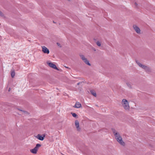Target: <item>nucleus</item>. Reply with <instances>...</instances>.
Returning <instances> with one entry per match:
<instances>
[{
    "mask_svg": "<svg viewBox=\"0 0 155 155\" xmlns=\"http://www.w3.org/2000/svg\"><path fill=\"white\" fill-rule=\"evenodd\" d=\"M112 130L117 141L121 145L124 146L125 143L122 140V137L119 133L114 129H112Z\"/></svg>",
    "mask_w": 155,
    "mask_h": 155,
    "instance_id": "nucleus-1",
    "label": "nucleus"
},
{
    "mask_svg": "<svg viewBox=\"0 0 155 155\" xmlns=\"http://www.w3.org/2000/svg\"><path fill=\"white\" fill-rule=\"evenodd\" d=\"M122 106L124 109L126 110H129L130 109V106L127 101L126 99H123L121 102Z\"/></svg>",
    "mask_w": 155,
    "mask_h": 155,
    "instance_id": "nucleus-2",
    "label": "nucleus"
},
{
    "mask_svg": "<svg viewBox=\"0 0 155 155\" xmlns=\"http://www.w3.org/2000/svg\"><path fill=\"white\" fill-rule=\"evenodd\" d=\"M136 62L138 65L140 67L144 69L146 71H150V68L147 66L143 65L137 61Z\"/></svg>",
    "mask_w": 155,
    "mask_h": 155,
    "instance_id": "nucleus-3",
    "label": "nucleus"
},
{
    "mask_svg": "<svg viewBox=\"0 0 155 155\" xmlns=\"http://www.w3.org/2000/svg\"><path fill=\"white\" fill-rule=\"evenodd\" d=\"M82 60L87 65L91 66V64L89 63V61L85 58L84 56L82 55H80Z\"/></svg>",
    "mask_w": 155,
    "mask_h": 155,
    "instance_id": "nucleus-4",
    "label": "nucleus"
},
{
    "mask_svg": "<svg viewBox=\"0 0 155 155\" xmlns=\"http://www.w3.org/2000/svg\"><path fill=\"white\" fill-rule=\"evenodd\" d=\"M42 51L45 54H49L50 51L49 49L44 46H41Z\"/></svg>",
    "mask_w": 155,
    "mask_h": 155,
    "instance_id": "nucleus-5",
    "label": "nucleus"
},
{
    "mask_svg": "<svg viewBox=\"0 0 155 155\" xmlns=\"http://www.w3.org/2000/svg\"><path fill=\"white\" fill-rule=\"evenodd\" d=\"M47 63L51 68L56 70H58V69L56 67V65L53 64L52 63L50 62L49 61H48L47 62Z\"/></svg>",
    "mask_w": 155,
    "mask_h": 155,
    "instance_id": "nucleus-6",
    "label": "nucleus"
},
{
    "mask_svg": "<svg viewBox=\"0 0 155 155\" xmlns=\"http://www.w3.org/2000/svg\"><path fill=\"white\" fill-rule=\"evenodd\" d=\"M133 28L136 32L138 34H140V30L139 27L136 25H133Z\"/></svg>",
    "mask_w": 155,
    "mask_h": 155,
    "instance_id": "nucleus-7",
    "label": "nucleus"
},
{
    "mask_svg": "<svg viewBox=\"0 0 155 155\" xmlns=\"http://www.w3.org/2000/svg\"><path fill=\"white\" fill-rule=\"evenodd\" d=\"M45 137V135L43 134L41 136V134H38L37 135L36 137L38 139L41 140H43Z\"/></svg>",
    "mask_w": 155,
    "mask_h": 155,
    "instance_id": "nucleus-8",
    "label": "nucleus"
},
{
    "mask_svg": "<svg viewBox=\"0 0 155 155\" xmlns=\"http://www.w3.org/2000/svg\"><path fill=\"white\" fill-rule=\"evenodd\" d=\"M75 124L77 130L78 131H80L81 130V128L79 127V124L78 120H75Z\"/></svg>",
    "mask_w": 155,
    "mask_h": 155,
    "instance_id": "nucleus-9",
    "label": "nucleus"
},
{
    "mask_svg": "<svg viewBox=\"0 0 155 155\" xmlns=\"http://www.w3.org/2000/svg\"><path fill=\"white\" fill-rule=\"evenodd\" d=\"M81 105L79 102H76L75 105H74V107L76 108H79L81 107Z\"/></svg>",
    "mask_w": 155,
    "mask_h": 155,
    "instance_id": "nucleus-10",
    "label": "nucleus"
},
{
    "mask_svg": "<svg viewBox=\"0 0 155 155\" xmlns=\"http://www.w3.org/2000/svg\"><path fill=\"white\" fill-rule=\"evenodd\" d=\"M31 153L34 154H36L37 153V150L34 148L33 149L30 150Z\"/></svg>",
    "mask_w": 155,
    "mask_h": 155,
    "instance_id": "nucleus-11",
    "label": "nucleus"
},
{
    "mask_svg": "<svg viewBox=\"0 0 155 155\" xmlns=\"http://www.w3.org/2000/svg\"><path fill=\"white\" fill-rule=\"evenodd\" d=\"M41 145L39 143H38L36 145V146L35 147V149L38 151L39 148L41 146Z\"/></svg>",
    "mask_w": 155,
    "mask_h": 155,
    "instance_id": "nucleus-12",
    "label": "nucleus"
},
{
    "mask_svg": "<svg viewBox=\"0 0 155 155\" xmlns=\"http://www.w3.org/2000/svg\"><path fill=\"white\" fill-rule=\"evenodd\" d=\"M18 109V110H19L21 112L22 114H28V113L27 111H24V110H20V109Z\"/></svg>",
    "mask_w": 155,
    "mask_h": 155,
    "instance_id": "nucleus-13",
    "label": "nucleus"
},
{
    "mask_svg": "<svg viewBox=\"0 0 155 155\" xmlns=\"http://www.w3.org/2000/svg\"><path fill=\"white\" fill-rule=\"evenodd\" d=\"M91 92L92 95H93V96H94L95 97H96V94L94 90H91Z\"/></svg>",
    "mask_w": 155,
    "mask_h": 155,
    "instance_id": "nucleus-14",
    "label": "nucleus"
},
{
    "mask_svg": "<svg viewBox=\"0 0 155 155\" xmlns=\"http://www.w3.org/2000/svg\"><path fill=\"white\" fill-rule=\"evenodd\" d=\"M15 75V73L14 71H12L11 72V75L12 78L14 77Z\"/></svg>",
    "mask_w": 155,
    "mask_h": 155,
    "instance_id": "nucleus-15",
    "label": "nucleus"
},
{
    "mask_svg": "<svg viewBox=\"0 0 155 155\" xmlns=\"http://www.w3.org/2000/svg\"><path fill=\"white\" fill-rule=\"evenodd\" d=\"M71 114H72V116L76 118H78V115L77 114L74 113H71Z\"/></svg>",
    "mask_w": 155,
    "mask_h": 155,
    "instance_id": "nucleus-16",
    "label": "nucleus"
},
{
    "mask_svg": "<svg viewBox=\"0 0 155 155\" xmlns=\"http://www.w3.org/2000/svg\"><path fill=\"white\" fill-rule=\"evenodd\" d=\"M97 45L98 46H100L101 45V42L99 41H97L96 42Z\"/></svg>",
    "mask_w": 155,
    "mask_h": 155,
    "instance_id": "nucleus-17",
    "label": "nucleus"
},
{
    "mask_svg": "<svg viewBox=\"0 0 155 155\" xmlns=\"http://www.w3.org/2000/svg\"><path fill=\"white\" fill-rule=\"evenodd\" d=\"M127 84L128 86V87H130L131 85L130 84H129L128 83H127Z\"/></svg>",
    "mask_w": 155,
    "mask_h": 155,
    "instance_id": "nucleus-18",
    "label": "nucleus"
},
{
    "mask_svg": "<svg viewBox=\"0 0 155 155\" xmlns=\"http://www.w3.org/2000/svg\"><path fill=\"white\" fill-rule=\"evenodd\" d=\"M2 12L0 11V15L1 16H2Z\"/></svg>",
    "mask_w": 155,
    "mask_h": 155,
    "instance_id": "nucleus-19",
    "label": "nucleus"
},
{
    "mask_svg": "<svg viewBox=\"0 0 155 155\" xmlns=\"http://www.w3.org/2000/svg\"><path fill=\"white\" fill-rule=\"evenodd\" d=\"M57 45H58V46H59L60 45V44L58 43H57Z\"/></svg>",
    "mask_w": 155,
    "mask_h": 155,
    "instance_id": "nucleus-20",
    "label": "nucleus"
},
{
    "mask_svg": "<svg viewBox=\"0 0 155 155\" xmlns=\"http://www.w3.org/2000/svg\"><path fill=\"white\" fill-rule=\"evenodd\" d=\"M135 5L136 6H137V4L136 2L135 3Z\"/></svg>",
    "mask_w": 155,
    "mask_h": 155,
    "instance_id": "nucleus-21",
    "label": "nucleus"
},
{
    "mask_svg": "<svg viewBox=\"0 0 155 155\" xmlns=\"http://www.w3.org/2000/svg\"><path fill=\"white\" fill-rule=\"evenodd\" d=\"M10 91V88L9 89V90H8V91Z\"/></svg>",
    "mask_w": 155,
    "mask_h": 155,
    "instance_id": "nucleus-22",
    "label": "nucleus"
},
{
    "mask_svg": "<svg viewBox=\"0 0 155 155\" xmlns=\"http://www.w3.org/2000/svg\"><path fill=\"white\" fill-rule=\"evenodd\" d=\"M79 84V83H78V85Z\"/></svg>",
    "mask_w": 155,
    "mask_h": 155,
    "instance_id": "nucleus-23",
    "label": "nucleus"
}]
</instances>
